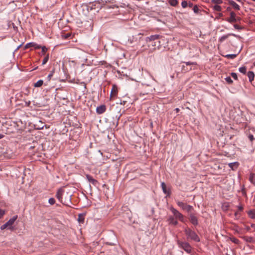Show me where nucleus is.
Here are the masks:
<instances>
[{"label":"nucleus","instance_id":"nucleus-39","mask_svg":"<svg viewBox=\"0 0 255 255\" xmlns=\"http://www.w3.org/2000/svg\"><path fill=\"white\" fill-rule=\"evenodd\" d=\"M234 27L235 28H236V29H241V27L238 24H234Z\"/></svg>","mask_w":255,"mask_h":255},{"label":"nucleus","instance_id":"nucleus-44","mask_svg":"<svg viewBox=\"0 0 255 255\" xmlns=\"http://www.w3.org/2000/svg\"><path fill=\"white\" fill-rule=\"evenodd\" d=\"M106 244H107V245H115V244H114V243H109V242H107V243H106Z\"/></svg>","mask_w":255,"mask_h":255},{"label":"nucleus","instance_id":"nucleus-47","mask_svg":"<svg viewBox=\"0 0 255 255\" xmlns=\"http://www.w3.org/2000/svg\"><path fill=\"white\" fill-rule=\"evenodd\" d=\"M218 15H219V16H220V17L223 16V14H222V13H219L218 14Z\"/></svg>","mask_w":255,"mask_h":255},{"label":"nucleus","instance_id":"nucleus-41","mask_svg":"<svg viewBox=\"0 0 255 255\" xmlns=\"http://www.w3.org/2000/svg\"><path fill=\"white\" fill-rule=\"evenodd\" d=\"M234 243L236 244H239L240 243V240H231Z\"/></svg>","mask_w":255,"mask_h":255},{"label":"nucleus","instance_id":"nucleus-54","mask_svg":"<svg viewBox=\"0 0 255 255\" xmlns=\"http://www.w3.org/2000/svg\"><path fill=\"white\" fill-rule=\"evenodd\" d=\"M185 67V66L184 65H183L182 66V69H183V68Z\"/></svg>","mask_w":255,"mask_h":255},{"label":"nucleus","instance_id":"nucleus-26","mask_svg":"<svg viewBox=\"0 0 255 255\" xmlns=\"http://www.w3.org/2000/svg\"><path fill=\"white\" fill-rule=\"evenodd\" d=\"M225 79L226 81L229 84H231L233 83V80L230 77H227Z\"/></svg>","mask_w":255,"mask_h":255},{"label":"nucleus","instance_id":"nucleus-28","mask_svg":"<svg viewBox=\"0 0 255 255\" xmlns=\"http://www.w3.org/2000/svg\"><path fill=\"white\" fill-rule=\"evenodd\" d=\"M193 10V11L196 13H198L199 10V8L197 5L194 6Z\"/></svg>","mask_w":255,"mask_h":255},{"label":"nucleus","instance_id":"nucleus-30","mask_svg":"<svg viewBox=\"0 0 255 255\" xmlns=\"http://www.w3.org/2000/svg\"><path fill=\"white\" fill-rule=\"evenodd\" d=\"M48 202L51 205H53L55 202V199L53 198H51L49 199L48 200Z\"/></svg>","mask_w":255,"mask_h":255},{"label":"nucleus","instance_id":"nucleus-40","mask_svg":"<svg viewBox=\"0 0 255 255\" xmlns=\"http://www.w3.org/2000/svg\"><path fill=\"white\" fill-rule=\"evenodd\" d=\"M228 38V36L227 35H224L223 36L221 37V41H224V40H225L226 39H227Z\"/></svg>","mask_w":255,"mask_h":255},{"label":"nucleus","instance_id":"nucleus-55","mask_svg":"<svg viewBox=\"0 0 255 255\" xmlns=\"http://www.w3.org/2000/svg\"><path fill=\"white\" fill-rule=\"evenodd\" d=\"M254 65L255 66V61L254 63Z\"/></svg>","mask_w":255,"mask_h":255},{"label":"nucleus","instance_id":"nucleus-56","mask_svg":"<svg viewBox=\"0 0 255 255\" xmlns=\"http://www.w3.org/2000/svg\"><path fill=\"white\" fill-rule=\"evenodd\" d=\"M252 0L254 1H255V0Z\"/></svg>","mask_w":255,"mask_h":255},{"label":"nucleus","instance_id":"nucleus-36","mask_svg":"<svg viewBox=\"0 0 255 255\" xmlns=\"http://www.w3.org/2000/svg\"><path fill=\"white\" fill-rule=\"evenodd\" d=\"M84 219L81 215H79L78 218V221L80 223H83L84 222Z\"/></svg>","mask_w":255,"mask_h":255},{"label":"nucleus","instance_id":"nucleus-45","mask_svg":"<svg viewBox=\"0 0 255 255\" xmlns=\"http://www.w3.org/2000/svg\"><path fill=\"white\" fill-rule=\"evenodd\" d=\"M26 104L27 105V106H29L30 104V102L29 101L28 102H26Z\"/></svg>","mask_w":255,"mask_h":255},{"label":"nucleus","instance_id":"nucleus-32","mask_svg":"<svg viewBox=\"0 0 255 255\" xmlns=\"http://www.w3.org/2000/svg\"><path fill=\"white\" fill-rule=\"evenodd\" d=\"M212 2L214 3H216L217 4H220L222 3V0H212Z\"/></svg>","mask_w":255,"mask_h":255},{"label":"nucleus","instance_id":"nucleus-16","mask_svg":"<svg viewBox=\"0 0 255 255\" xmlns=\"http://www.w3.org/2000/svg\"><path fill=\"white\" fill-rule=\"evenodd\" d=\"M247 75L249 78V81L250 82H252L254 79V77H255L254 73L253 71H249Z\"/></svg>","mask_w":255,"mask_h":255},{"label":"nucleus","instance_id":"nucleus-48","mask_svg":"<svg viewBox=\"0 0 255 255\" xmlns=\"http://www.w3.org/2000/svg\"><path fill=\"white\" fill-rule=\"evenodd\" d=\"M192 5H193V4H192V3H189V6L190 7H192Z\"/></svg>","mask_w":255,"mask_h":255},{"label":"nucleus","instance_id":"nucleus-8","mask_svg":"<svg viewBox=\"0 0 255 255\" xmlns=\"http://www.w3.org/2000/svg\"><path fill=\"white\" fill-rule=\"evenodd\" d=\"M160 37V36L158 34L152 35L149 37H147L145 38V41L146 42H150L151 41H153V40L158 39Z\"/></svg>","mask_w":255,"mask_h":255},{"label":"nucleus","instance_id":"nucleus-10","mask_svg":"<svg viewBox=\"0 0 255 255\" xmlns=\"http://www.w3.org/2000/svg\"><path fill=\"white\" fill-rule=\"evenodd\" d=\"M30 47H33L35 49H40L41 48V46L34 43V42H30L28 43H27L25 45V48H29Z\"/></svg>","mask_w":255,"mask_h":255},{"label":"nucleus","instance_id":"nucleus-9","mask_svg":"<svg viewBox=\"0 0 255 255\" xmlns=\"http://www.w3.org/2000/svg\"><path fill=\"white\" fill-rule=\"evenodd\" d=\"M106 110V106L104 105H101L99 107H97L96 108V112L98 114H102L104 113Z\"/></svg>","mask_w":255,"mask_h":255},{"label":"nucleus","instance_id":"nucleus-5","mask_svg":"<svg viewBox=\"0 0 255 255\" xmlns=\"http://www.w3.org/2000/svg\"><path fill=\"white\" fill-rule=\"evenodd\" d=\"M185 233L187 236L188 239H197V238H198L196 233L192 231L190 229H185Z\"/></svg>","mask_w":255,"mask_h":255},{"label":"nucleus","instance_id":"nucleus-27","mask_svg":"<svg viewBox=\"0 0 255 255\" xmlns=\"http://www.w3.org/2000/svg\"><path fill=\"white\" fill-rule=\"evenodd\" d=\"M193 209V207L192 206L187 205L186 207H185V209L184 210H186L188 212H190L191 210Z\"/></svg>","mask_w":255,"mask_h":255},{"label":"nucleus","instance_id":"nucleus-29","mask_svg":"<svg viewBox=\"0 0 255 255\" xmlns=\"http://www.w3.org/2000/svg\"><path fill=\"white\" fill-rule=\"evenodd\" d=\"M48 59H49V56L47 55L42 61V65H44L45 64H46L47 62V61H48Z\"/></svg>","mask_w":255,"mask_h":255},{"label":"nucleus","instance_id":"nucleus-14","mask_svg":"<svg viewBox=\"0 0 255 255\" xmlns=\"http://www.w3.org/2000/svg\"><path fill=\"white\" fill-rule=\"evenodd\" d=\"M62 194H63V190L61 189H59L57 193H56V196L57 197V198L58 199V200L60 202H62Z\"/></svg>","mask_w":255,"mask_h":255},{"label":"nucleus","instance_id":"nucleus-25","mask_svg":"<svg viewBox=\"0 0 255 255\" xmlns=\"http://www.w3.org/2000/svg\"><path fill=\"white\" fill-rule=\"evenodd\" d=\"M213 9H214V10H215L216 11H220L222 10V8H221V6L219 5L218 4H216V5H214L213 7Z\"/></svg>","mask_w":255,"mask_h":255},{"label":"nucleus","instance_id":"nucleus-17","mask_svg":"<svg viewBox=\"0 0 255 255\" xmlns=\"http://www.w3.org/2000/svg\"><path fill=\"white\" fill-rule=\"evenodd\" d=\"M239 163L237 162L230 163L229 164V166L233 170H235L237 168L238 166Z\"/></svg>","mask_w":255,"mask_h":255},{"label":"nucleus","instance_id":"nucleus-52","mask_svg":"<svg viewBox=\"0 0 255 255\" xmlns=\"http://www.w3.org/2000/svg\"><path fill=\"white\" fill-rule=\"evenodd\" d=\"M247 241H250V242H251V241H254V240H246Z\"/></svg>","mask_w":255,"mask_h":255},{"label":"nucleus","instance_id":"nucleus-12","mask_svg":"<svg viewBox=\"0 0 255 255\" xmlns=\"http://www.w3.org/2000/svg\"><path fill=\"white\" fill-rule=\"evenodd\" d=\"M229 3L231 5L233 8L237 10H239L240 9V5L237 4L236 2H235L233 0H229Z\"/></svg>","mask_w":255,"mask_h":255},{"label":"nucleus","instance_id":"nucleus-24","mask_svg":"<svg viewBox=\"0 0 255 255\" xmlns=\"http://www.w3.org/2000/svg\"><path fill=\"white\" fill-rule=\"evenodd\" d=\"M169 4L173 6H175L178 4L177 0H169Z\"/></svg>","mask_w":255,"mask_h":255},{"label":"nucleus","instance_id":"nucleus-53","mask_svg":"<svg viewBox=\"0 0 255 255\" xmlns=\"http://www.w3.org/2000/svg\"><path fill=\"white\" fill-rule=\"evenodd\" d=\"M252 226L253 227H255V225H252Z\"/></svg>","mask_w":255,"mask_h":255},{"label":"nucleus","instance_id":"nucleus-34","mask_svg":"<svg viewBox=\"0 0 255 255\" xmlns=\"http://www.w3.org/2000/svg\"><path fill=\"white\" fill-rule=\"evenodd\" d=\"M231 76L235 80H237V74L236 73L232 72L231 73Z\"/></svg>","mask_w":255,"mask_h":255},{"label":"nucleus","instance_id":"nucleus-3","mask_svg":"<svg viewBox=\"0 0 255 255\" xmlns=\"http://www.w3.org/2000/svg\"><path fill=\"white\" fill-rule=\"evenodd\" d=\"M178 245L180 248L183 249L187 253H191L192 248L188 243L181 240H178Z\"/></svg>","mask_w":255,"mask_h":255},{"label":"nucleus","instance_id":"nucleus-42","mask_svg":"<svg viewBox=\"0 0 255 255\" xmlns=\"http://www.w3.org/2000/svg\"><path fill=\"white\" fill-rule=\"evenodd\" d=\"M235 216L237 218H238L239 217H240V214L238 212H236L235 213Z\"/></svg>","mask_w":255,"mask_h":255},{"label":"nucleus","instance_id":"nucleus-38","mask_svg":"<svg viewBox=\"0 0 255 255\" xmlns=\"http://www.w3.org/2000/svg\"><path fill=\"white\" fill-rule=\"evenodd\" d=\"M248 137L251 141H253L254 139V137L253 134H249V135L248 136Z\"/></svg>","mask_w":255,"mask_h":255},{"label":"nucleus","instance_id":"nucleus-6","mask_svg":"<svg viewBox=\"0 0 255 255\" xmlns=\"http://www.w3.org/2000/svg\"><path fill=\"white\" fill-rule=\"evenodd\" d=\"M189 220L191 223L194 226H197L198 224V219L193 214L190 215Z\"/></svg>","mask_w":255,"mask_h":255},{"label":"nucleus","instance_id":"nucleus-35","mask_svg":"<svg viewBox=\"0 0 255 255\" xmlns=\"http://www.w3.org/2000/svg\"><path fill=\"white\" fill-rule=\"evenodd\" d=\"M5 214V211L0 209V219Z\"/></svg>","mask_w":255,"mask_h":255},{"label":"nucleus","instance_id":"nucleus-2","mask_svg":"<svg viewBox=\"0 0 255 255\" xmlns=\"http://www.w3.org/2000/svg\"><path fill=\"white\" fill-rule=\"evenodd\" d=\"M171 212L173 214V216L174 217L175 219L177 220H179L180 221L182 222H184L185 221V218L184 216L180 213L177 210L174 208L173 207H171L170 209Z\"/></svg>","mask_w":255,"mask_h":255},{"label":"nucleus","instance_id":"nucleus-18","mask_svg":"<svg viewBox=\"0 0 255 255\" xmlns=\"http://www.w3.org/2000/svg\"><path fill=\"white\" fill-rule=\"evenodd\" d=\"M176 203H177V205L179 207H180L181 208H182L183 210H184L185 209V207L187 206L186 204H185L182 202L179 201L178 200L176 201Z\"/></svg>","mask_w":255,"mask_h":255},{"label":"nucleus","instance_id":"nucleus-20","mask_svg":"<svg viewBox=\"0 0 255 255\" xmlns=\"http://www.w3.org/2000/svg\"><path fill=\"white\" fill-rule=\"evenodd\" d=\"M43 83V81L42 80H39L34 84V86L35 87H40L42 85Z\"/></svg>","mask_w":255,"mask_h":255},{"label":"nucleus","instance_id":"nucleus-31","mask_svg":"<svg viewBox=\"0 0 255 255\" xmlns=\"http://www.w3.org/2000/svg\"><path fill=\"white\" fill-rule=\"evenodd\" d=\"M187 4H187V1L184 0L181 2V5H182V7H183V8L186 7L187 6Z\"/></svg>","mask_w":255,"mask_h":255},{"label":"nucleus","instance_id":"nucleus-33","mask_svg":"<svg viewBox=\"0 0 255 255\" xmlns=\"http://www.w3.org/2000/svg\"><path fill=\"white\" fill-rule=\"evenodd\" d=\"M183 63L185 64L186 65H187V66L196 64L195 63L191 62H184Z\"/></svg>","mask_w":255,"mask_h":255},{"label":"nucleus","instance_id":"nucleus-15","mask_svg":"<svg viewBox=\"0 0 255 255\" xmlns=\"http://www.w3.org/2000/svg\"><path fill=\"white\" fill-rule=\"evenodd\" d=\"M118 93L117 87L115 85L113 86L111 92V97L116 96Z\"/></svg>","mask_w":255,"mask_h":255},{"label":"nucleus","instance_id":"nucleus-11","mask_svg":"<svg viewBox=\"0 0 255 255\" xmlns=\"http://www.w3.org/2000/svg\"><path fill=\"white\" fill-rule=\"evenodd\" d=\"M86 176V179L89 182H90L94 185H96L97 183H98V181L95 179H94L92 176L89 174H87Z\"/></svg>","mask_w":255,"mask_h":255},{"label":"nucleus","instance_id":"nucleus-21","mask_svg":"<svg viewBox=\"0 0 255 255\" xmlns=\"http://www.w3.org/2000/svg\"><path fill=\"white\" fill-rule=\"evenodd\" d=\"M248 215L249 217L253 219H255V213L252 210H250L248 212Z\"/></svg>","mask_w":255,"mask_h":255},{"label":"nucleus","instance_id":"nucleus-51","mask_svg":"<svg viewBox=\"0 0 255 255\" xmlns=\"http://www.w3.org/2000/svg\"><path fill=\"white\" fill-rule=\"evenodd\" d=\"M175 110L177 111V112H178L179 111V109L178 108H176L175 109Z\"/></svg>","mask_w":255,"mask_h":255},{"label":"nucleus","instance_id":"nucleus-7","mask_svg":"<svg viewBox=\"0 0 255 255\" xmlns=\"http://www.w3.org/2000/svg\"><path fill=\"white\" fill-rule=\"evenodd\" d=\"M168 223L173 226H176L178 224V221L176 220L173 216H169L167 220Z\"/></svg>","mask_w":255,"mask_h":255},{"label":"nucleus","instance_id":"nucleus-50","mask_svg":"<svg viewBox=\"0 0 255 255\" xmlns=\"http://www.w3.org/2000/svg\"><path fill=\"white\" fill-rule=\"evenodd\" d=\"M51 76H52V74H49V75H48V77L49 78H50V77H51Z\"/></svg>","mask_w":255,"mask_h":255},{"label":"nucleus","instance_id":"nucleus-19","mask_svg":"<svg viewBox=\"0 0 255 255\" xmlns=\"http://www.w3.org/2000/svg\"><path fill=\"white\" fill-rule=\"evenodd\" d=\"M249 180L254 185H255V174L254 173H251L250 175L249 176Z\"/></svg>","mask_w":255,"mask_h":255},{"label":"nucleus","instance_id":"nucleus-46","mask_svg":"<svg viewBox=\"0 0 255 255\" xmlns=\"http://www.w3.org/2000/svg\"><path fill=\"white\" fill-rule=\"evenodd\" d=\"M4 137V135L0 134V139Z\"/></svg>","mask_w":255,"mask_h":255},{"label":"nucleus","instance_id":"nucleus-43","mask_svg":"<svg viewBox=\"0 0 255 255\" xmlns=\"http://www.w3.org/2000/svg\"><path fill=\"white\" fill-rule=\"evenodd\" d=\"M238 208L239 209V211H241L243 210V207L242 206V205H239L238 206Z\"/></svg>","mask_w":255,"mask_h":255},{"label":"nucleus","instance_id":"nucleus-4","mask_svg":"<svg viewBox=\"0 0 255 255\" xmlns=\"http://www.w3.org/2000/svg\"><path fill=\"white\" fill-rule=\"evenodd\" d=\"M241 20L240 17L237 16L236 14L234 11L230 12V17L227 18L226 20L229 23L236 22Z\"/></svg>","mask_w":255,"mask_h":255},{"label":"nucleus","instance_id":"nucleus-1","mask_svg":"<svg viewBox=\"0 0 255 255\" xmlns=\"http://www.w3.org/2000/svg\"><path fill=\"white\" fill-rule=\"evenodd\" d=\"M17 219V215L13 216L6 223L0 227V229L3 230L6 229L10 231L14 229L13 225Z\"/></svg>","mask_w":255,"mask_h":255},{"label":"nucleus","instance_id":"nucleus-13","mask_svg":"<svg viewBox=\"0 0 255 255\" xmlns=\"http://www.w3.org/2000/svg\"><path fill=\"white\" fill-rule=\"evenodd\" d=\"M161 186L163 193L166 194L167 195H169L170 194V192L169 190L167 189L166 184L164 182H162L161 184Z\"/></svg>","mask_w":255,"mask_h":255},{"label":"nucleus","instance_id":"nucleus-37","mask_svg":"<svg viewBox=\"0 0 255 255\" xmlns=\"http://www.w3.org/2000/svg\"><path fill=\"white\" fill-rule=\"evenodd\" d=\"M42 49V52L43 53H45L47 50V48L45 46H41V48Z\"/></svg>","mask_w":255,"mask_h":255},{"label":"nucleus","instance_id":"nucleus-49","mask_svg":"<svg viewBox=\"0 0 255 255\" xmlns=\"http://www.w3.org/2000/svg\"><path fill=\"white\" fill-rule=\"evenodd\" d=\"M227 10L228 11H230V7H227Z\"/></svg>","mask_w":255,"mask_h":255},{"label":"nucleus","instance_id":"nucleus-23","mask_svg":"<svg viewBox=\"0 0 255 255\" xmlns=\"http://www.w3.org/2000/svg\"><path fill=\"white\" fill-rule=\"evenodd\" d=\"M237 56V54H227L225 56V57L228 59H233L236 58Z\"/></svg>","mask_w":255,"mask_h":255},{"label":"nucleus","instance_id":"nucleus-22","mask_svg":"<svg viewBox=\"0 0 255 255\" xmlns=\"http://www.w3.org/2000/svg\"><path fill=\"white\" fill-rule=\"evenodd\" d=\"M239 71L244 74H245L247 72V68L246 66H243V67H240L239 68Z\"/></svg>","mask_w":255,"mask_h":255}]
</instances>
